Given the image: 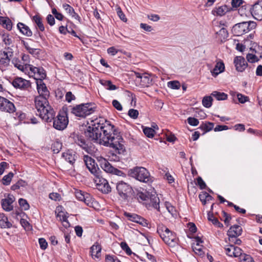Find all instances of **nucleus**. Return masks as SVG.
<instances>
[{"instance_id":"nucleus-1","label":"nucleus","mask_w":262,"mask_h":262,"mask_svg":"<svg viewBox=\"0 0 262 262\" xmlns=\"http://www.w3.org/2000/svg\"><path fill=\"white\" fill-rule=\"evenodd\" d=\"M37 90L39 95L35 97L34 103L36 115L47 122H51L55 115V111L49 105L50 92L41 79L37 80Z\"/></svg>"},{"instance_id":"nucleus-2","label":"nucleus","mask_w":262,"mask_h":262,"mask_svg":"<svg viewBox=\"0 0 262 262\" xmlns=\"http://www.w3.org/2000/svg\"><path fill=\"white\" fill-rule=\"evenodd\" d=\"M114 128V125L110 121L103 117H99L91 121V124L87 127L85 133L91 140L99 144H104L108 141L105 136L108 132L113 131Z\"/></svg>"},{"instance_id":"nucleus-3","label":"nucleus","mask_w":262,"mask_h":262,"mask_svg":"<svg viewBox=\"0 0 262 262\" xmlns=\"http://www.w3.org/2000/svg\"><path fill=\"white\" fill-rule=\"evenodd\" d=\"M157 232L166 244L172 247L178 245L179 239L176 233L170 230L164 225L159 224L157 226Z\"/></svg>"},{"instance_id":"nucleus-4","label":"nucleus","mask_w":262,"mask_h":262,"mask_svg":"<svg viewBox=\"0 0 262 262\" xmlns=\"http://www.w3.org/2000/svg\"><path fill=\"white\" fill-rule=\"evenodd\" d=\"M71 107V113L80 118H85L92 114L96 108L95 104L93 103H81Z\"/></svg>"},{"instance_id":"nucleus-5","label":"nucleus","mask_w":262,"mask_h":262,"mask_svg":"<svg viewBox=\"0 0 262 262\" xmlns=\"http://www.w3.org/2000/svg\"><path fill=\"white\" fill-rule=\"evenodd\" d=\"M116 188L119 198L124 202H129L133 198L134 189L129 184L122 181L116 183Z\"/></svg>"},{"instance_id":"nucleus-6","label":"nucleus","mask_w":262,"mask_h":262,"mask_svg":"<svg viewBox=\"0 0 262 262\" xmlns=\"http://www.w3.org/2000/svg\"><path fill=\"white\" fill-rule=\"evenodd\" d=\"M129 176L144 183H151L153 177L150 176L148 171L143 167H136L128 170Z\"/></svg>"},{"instance_id":"nucleus-7","label":"nucleus","mask_w":262,"mask_h":262,"mask_svg":"<svg viewBox=\"0 0 262 262\" xmlns=\"http://www.w3.org/2000/svg\"><path fill=\"white\" fill-rule=\"evenodd\" d=\"M105 137H107L108 141L105 144H102V145L108 146L110 145L111 147H118V146L119 147H122L123 146V145L122 144L123 139L120 133H118L115 128H113V130L111 131V132H108L107 135Z\"/></svg>"},{"instance_id":"nucleus-8","label":"nucleus","mask_w":262,"mask_h":262,"mask_svg":"<svg viewBox=\"0 0 262 262\" xmlns=\"http://www.w3.org/2000/svg\"><path fill=\"white\" fill-rule=\"evenodd\" d=\"M55 116V115H54ZM53 120V127L58 130H62L65 129L69 123V119L68 114L67 112H60L57 117L54 118L51 120Z\"/></svg>"},{"instance_id":"nucleus-9","label":"nucleus","mask_w":262,"mask_h":262,"mask_svg":"<svg viewBox=\"0 0 262 262\" xmlns=\"http://www.w3.org/2000/svg\"><path fill=\"white\" fill-rule=\"evenodd\" d=\"M134 191V193L133 194V196L130 200V202L137 200L139 203H143L145 204L146 202H148L149 192L144 189L141 191L140 189H135Z\"/></svg>"},{"instance_id":"nucleus-10","label":"nucleus","mask_w":262,"mask_h":262,"mask_svg":"<svg viewBox=\"0 0 262 262\" xmlns=\"http://www.w3.org/2000/svg\"><path fill=\"white\" fill-rule=\"evenodd\" d=\"M123 215L128 221L139 224L142 226L148 227V222L141 216L127 212H124Z\"/></svg>"},{"instance_id":"nucleus-11","label":"nucleus","mask_w":262,"mask_h":262,"mask_svg":"<svg viewBox=\"0 0 262 262\" xmlns=\"http://www.w3.org/2000/svg\"><path fill=\"white\" fill-rule=\"evenodd\" d=\"M83 161L87 168L93 175L98 174V172L101 171L97 164L95 163V161L91 157L84 155L83 156Z\"/></svg>"},{"instance_id":"nucleus-12","label":"nucleus","mask_w":262,"mask_h":262,"mask_svg":"<svg viewBox=\"0 0 262 262\" xmlns=\"http://www.w3.org/2000/svg\"><path fill=\"white\" fill-rule=\"evenodd\" d=\"M250 12L256 20H262V0L258 1L254 5L250 6Z\"/></svg>"},{"instance_id":"nucleus-13","label":"nucleus","mask_w":262,"mask_h":262,"mask_svg":"<svg viewBox=\"0 0 262 262\" xmlns=\"http://www.w3.org/2000/svg\"><path fill=\"white\" fill-rule=\"evenodd\" d=\"M11 84L16 89L21 90H27L31 87V82L21 77H15L11 81Z\"/></svg>"},{"instance_id":"nucleus-14","label":"nucleus","mask_w":262,"mask_h":262,"mask_svg":"<svg viewBox=\"0 0 262 262\" xmlns=\"http://www.w3.org/2000/svg\"><path fill=\"white\" fill-rule=\"evenodd\" d=\"M78 157L77 152L72 148L67 149L62 154V157L73 167H74L75 161Z\"/></svg>"},{"instance_id":"nucleus-15","label":"nucleus","mask_w":262,"mask_h":262,"mask_svg":"<svg viewBox=\"0 0 262 262\" xmlns=\"http://www.w3.org/2000/svg\"><path fill=\"white\" fill-rule=\"evenodd\" d=\"M14 104L8 99L0 96V110L9 113L15 111Z\"/></svg>"},{"instance_id":"nucleus-16","label":"nucleus","mask_w":262,"mask_h":262,"mask_svg":"<svg viewBox=\"0 0 262 262\" xmlns=\"http://www.w3.org/2000/svg\"><path fill=\"white\" fill-rule=\"evenodd\" d=\"M248 25L246 21L235 24L232 31L236 36H242L249 31Z\"/></svg>"},{"instance_id":"nucleus-17","label":"nucleus","mask_w":262,"mask_h":262,"mask_svg":"<svg viewBox=\"0 0 262 262\" xmlns=\"http://www.w3.org/2000/svg\"><path fill=\"white\" fill-rule=\"evenodd\" d=\"M149 201L148 202H146L145 205L147 208H149L150 207H152L155 209L159 210L160 209V200L158 197L157 194L156 192H154V193L151 192L149 193L148 196Z\"/></svg>"},{"instance_id":"nucleus-18","label":"nucleus","mask_w":262,"mask_h":262,"mask_svg":"<svg viewBox=\"0 0 262 262\" xmlns=\"http://www.w3.org/2000/svg\"><path fill=\"white\" fill-rule=\"evenodd\" d=\"M149 201L148 202H146L145 205L147 208H149L150 207H152L155 209L159 210L160 209V200L158 197L157 194L156 192H154V193L151 192L149 193L148 196Z\"/></svg>"},{"instance_id":"nucleus-19","label":"nucleus","mask_w":262,"mask_h":262,"mask_svg":"<svg viewBox=\"0 0 262 262\" xmlns=\"http://www.w3.org/2000/svg\"><path fill=\"white\" fill-rule=\"evenodd\" d=\"M234 63L236 70L240 72L245 71L248 66L247 61L243 56H236L234 59Z\"/></svg>"},{"instance_id":"nucleus-20","label":"nucleus","mask_w":262,"mask_h":262,"mask_svg":"<svg viewBox=\"0 0 262 262\" xmlns=\"http://www.w3.org/2000/svg\"><path fill=\"white\" fill-rule=\"evenodd\" d=\"M243 232L242 228L238 225L231 226L227 232L229 239H233L240 236Z\"/></svg>"},{"instance_id":"nucleus-21","label":"nucleus","mask_w":262,"mask_h":262,"mask_svg":"<svg viewBox=\"0 0 262 262\" xmlns=\"http://www.w3.org/2000/svg\"><path fill=\"white\" fill-rule=\"evenodd\" d=\"M97 160L101 168L106 172L111 173L114 169V167L105 158L102 157H97Z\"/></svg>"},{"instance_id":"nucleus-22","label":"nucleus","mask_w":262,"mask_h":262,"mask_svg":"<svg viewBox=\"0 0 262 262\" xmlns=\"http://www.w3.org/2000/svg\"><path fill=\"white\" fill-rule=\"evenodd\" d=\"M114 150L110 152L111 158L115 161H119L122 159V155H125L126 154V148H114Z\"/></svg>"},{"instance_id":"nucleus-23","label":"nucleus","mask_w":262,"mask_h":262,"mask_svg":"<svg viewBox=\"0 0 262 262\" xmlns=\"http://www.w3.org/2000/svg\"><path fill=\"white\" fill-rule=\"evenodd\" d=\"M12 54V52H4L3 56L0 59V69L2 71L5 70L10 63V58Z\"/></svg>"},{"instance_id":"nucleus-24","label":"nucleus","mask_w":262,"mask_h":262,"mask_svg":"<svg viewBox=\"0 0 262 262\" xmlns=\"http://www.w3.org/2000/svg\"><path fill=\"white\" fill-rule=\"evenodd\" d=\"M17 29L19 31L24 35L28 37L32 35V32L30 29L29 27L22 23H18L17 25Z\"/></svg>"},{"instance_id":"nucleus-25","label":"nucleus","mask_w":262,"mask_h":262,"mask_svg":"<svg viewBox=\"0 0 262 262\" xmlns=\"http://www.w3.org/2000/svg\"><path fill=\"white\" fill-rule=\"evenodd\" d=\"M70 140L71 142L74 141L76 145L81 147H83V146L85 145V140L82 136L74 134L73 136L70 137Z\"/></svg>"},{"instance_id":"nucleus-26","label":"nucleus","mask_w":262,"mask_h":262,"mask_svg":"<svg viewBox=\"0 0 262 262\" xmlns=\"http://www.w3.org/2000/svg\"><path fill=\"white\" fill-rule=\"evenodd\" d=\"M12 223L8 221V217L4 213H0V227L2 228H10Z\"/></svg>"},{"instance_id":"nucleus-27","label":"nucleus","mask_w":262,"mask_h":262,"mask_svg":"<svg viewBox=\"0 0 262 262\" xmlns=\"http://www.w3.org/2000/svg\"><path fill=\"white\" fill-rule=\"evenodd\" d=\"M225 69L224 63L223 61H220L216 63L215 67L211 71L213 76L216 77L220 73L223 72Z\"/></svg>"},{"instance_id":"nucleus-28","label":"nucleus","mask_w":262,"mask_h":262,"mask_svg":"<svg viewBox=\"0 0 262 262\" xmlns=\"http://www.w3.org/2000/svg\"><path fill=\"white\" fill-rule=\"evenodd\" d=\"M101 251V247L100 245L96 243L90 248V252L92 257L94 256L98 258L100 256V252Z\"/></svg>"},{"instance_id":"nucleus-29","label":"nucleus","mask_w":262,"mask_h":262,"mask_svg":"<svg viewBox=\"0 0 262 262\" xmlns=\"http://www.w3.org/2000/svg\"><path fill=\"white\" fill-rule=\"evenodd\" d=\"M214 127V123L210 122H202L199 127V129L203 131V135L211 130Z\"/></svg>"},{"instance_id":"nucleus-30","label":"nucleus","mask_w":262,"mask_h":262,"mask_svg":"<svg viewBox=\"0 0 262 262\" xmlns=\"http://www.w3.org/2000/svg\"><path fill=\"white\" fill-rule=\"evenodd\" d=\"M140 84L143 87L148 86V85L151 83V79L150 76L146 74L143 73L142 75V77H140Z\"/></svg>"},{"instance_id":"nucleus-31","label":"nucleus","mask_w":262,"mask_h":262,"mask_svg":"<svg viewBox=\"0 0 262 262\" xmlns=\"http://www.w3.org/2000/svg\"><path fill=\"white\" fill-rule=\"evenodd\" d=\"M99 81L107 90L112 91L115 90L117 89V87L115 85H114L111 80L100 79Z\"/></svg>"},{"instance_id":"nucleus-32","label":"nucleus","mask_w":262,"mask_h":262,"mask_svg":"<svg viewBox=\"0 0 262 262\" xmlns=\"http://www.w3.org/2000/svg\"><path fill=\"white\" fill-rule=\"evenodd\" d=\"M32 20L37 25L40 31L42 32L45 30V27L42 24V18L39 15L36 14L34 15L32 18Z\"/></svg>"},{"instance_id":"nucleus-33","label":"nucleus","mask_w":262,"mask_h":262,"mask_svg":"<svg viewBox=\"0 0 262 262\" xmlns=\"http://www.w3.org/2000/svg\"><path fill=\"white\" fill-rule=\"evenodd\" d=\"M0 24H1L4 28L10 31L12 29V23L11 20L8 18H0Z\"/></svg>"},{"instance_id":"nucleus-34","label":"nucleus","mask_w":262,"mask_h":262,"mask_svg":"<svg viewBox=\"0 0 262 262\" xmlns=\"http://www.w3.org/2000/svg\"><path fill=\"white\" fill-rule=\"evenodd\" d=\"M3 41L7 46L12 45L14 42V38L8 33H4L2 35Z\"/></svg>"},{"instance_id":"nucleus-35","label":"nucleus","mask_w":262,"mask_h":262,"mask_svg":"<svg viewBox=\"0 0 262 262\" xmlns=\"http://www.w3.org/2000/svg\"><path fill=\"white\" fill-rule=\"evenodd\" d=\"M28 183L26 181L22 179H19L15 184L11 186V189L15 191L19 189L20 187H26Z\"/></svg>"},{"instance_id":"nucleus-36","label":"nucleus","mask_w":262,"mask_h":262,"mask_svg":"<svg viewBox=\"0 0 262 262\" xmlns=\"http://www.w3.org/2000/svg\"><path fill=\"white\" fill-rule=\"evenodd\" d=\"M94 176H95L94 182L96 184L98 188L99 187V186H100V185H102L103 183L107 181L101 176V171L98 172V174H95Z\"/></svg>"},{"instance_id":"nucleus-37","label":"nucleus","mask_w":262,"mask_h":262,"mask_svg":"<svg viewBox=\"0 0 262 262\" xmlns=\"http://www.w3.org/2000/svg\"><path fill=\"white\" fill-rule=\"evenodd\" d=\"M216 9V15L220 16L224 15L227 12L230 11V8L226 5L220 6Z\"/></svg>"},{"instance_id":"nucleus-38","label":"nucleus","mask_w":262,"mask_h":262,"mask_svg":"<svg viewBox=\"0 0 262 262\" xmlns=\"http://www.w3.org/2000/svg\"><path fill=\"white\" fill-rule=\"evenodd\" d=\"M14 176V173L12 172H10L8 174L4 176L1 180V182L4 185L8 186L10 184L12 178Z\"/></svg>"},{"instance_id":"nucleus-39","label":"nucleus","mask_w":262,"mask_h":262,"mask_svg":"<svg viewBox=\"0 0 262 262\" xmlns=\"http://www.w3.org/2000/svg\"><path fill=\"white\" fill-rule=\"evenodd\" d=\"M211 95L215 97L217 100H225L228 98L227 94L223 92H219L217 91H214L211 93Z\"/></svg>"},{"instance_id":"nucleus-40","label":"nucleus","mask_w":262,"mask_h":262,"mask_svg":"<svg viewBox=\"0 0 262 262\" xmlns=\"http://www.w3.org/2000/svg\"><path fill=\"white\" fill-rule=\"evenodd\" d=\"M213 98L210 96H206L202 99L203 105L206 107L209 108L212 106Z\"/></svg>"},{"instance_id":"nucleus-41","label":"nucleus","mask_w":262,"mask_h":262,"mask_svg":"<svg viewBox=\"0 0 262 262\" xmlns=\"http://www.w3.org/2000/svg\"><path fill=\"white\" fill-rule=\"evenodd\" d=\"M220 37L221 41H224L228 37V32L225 28H222L216 33Z\"/></svg>"},{"instance_id":"nucleus-42","label":"nucleus","mask_w":262,"mask_h":262,"mask_svg":"<svg viewBox=\"0 0 262 262\" xmlns=\"http://www.w3.org/2000/svg\"><path fill=\"white\" fill-rule=\"evenodd\" d=\"M98 189L104 193H108L111 191V187L110 186L107 181L103 183L102 185H100V186H99Z\"/></svg>"},{"instance_id":"nucleus-43","label":"nucleus","mask_w":262,"mask_h":262,"mask_svg":"<svg viewBox=\"0 0 262 262\" xmlns=\"http://www.w3.org/2000/svg\"><path fill=\"white\" fill-rule=\"evenodd\" d=\"M36 74L38 76V78L36 79V80L41 79L43 81V79L46 77V71L42 67H37Z\"/></svg>"},{"instance_id":"nucleus-44","label":"nucleus","mask_w":262,"mask_h":262,"mask_svg":"<svg viewBox=\"0 0 262 262\" xmlns=\"http://www.w3.org/2000/svg\"><path fill=\"white\" fill-rule=\"evenodd\" d=\"M1 205L3 209L6 211H10L13 210V206L12 204L4 200V199L1 201Z\"/></svg>"},{"instance_id":"nucleus-45","label":"nucleus","mask_w":262,"mask_h":262,"mask_svg":"<svg viewBox=\"0 0 262 262\" xmlns=\"http://www.w3.org/2000/svg\"><path fill=\"white\" fill-rule=\"evenodd\" d=\"M120 247L124 251L126 254L128 255H131L133 253L132 252L130 248L128 246L127 244L125 242H122L120 244ZM135 255H136L134 253Z\"/></svg>"},{"instance_id":"nucleus-46","label":"nucleus","mask_w":262,"mask_h":262,"mask_svg":"<svg viewBox=\"0 0 262 262\" xmlns=\"http://www.w3.org/2000/svg\"><path fill=\"white\" fill-rule=\"evenodd\" d=\"M18 204L22 210H28L29 209L30 205L28 203L27 201L24 199L20 198L18 200Z\"/></svg>"},{"instance_id":"nucleus-47","label":"nucleus","mask_w":262,"mask_h":262,"mask_svg":"<svg viewBox=\"0 0 262 262\" xmlns=\"http://www.w3.org/2000/svg\"><path fill=\"white\" fill-rule=\"evenodd\" d=\"M262 58V55H260L259 58H258L255 55L253 54L248 53L246 56L247 60L251 63H254L259 61L260 58Z\"/></svg>"},{"instance_id":"nucleus-48","label":"nucleus","mask_w":262,"mask_h":262,"mask_svg":"<svg viewBox=\"0 0 262 262\" xmlns=\"http://www.w3.org/2000/svg\"><path fill=\"white\" fill-rule=\"evenodd\" d=\"M67 212H66V214L63 211H60L57 215V217L60 218V220L63 222H66L68 226H70V223L68 220V216L67 215Z\"/></svg>"},{"instance_id":"nucleus-49","label":"nucleus","mask_w":262,"mask_h":262,"mask_svg":"<svg viewBox=\"0 0 262 262\" xmlns=\"http://www.w3.org/2000/svg\"><path fill=\"white\" fill-rule=\"evenodd\" d=\"M245 254V253H242V250L239 247L234 246L232 252V255L233 257H239L240 259L242 255Z\"/></svg>"},{"instance_id":"nucleus-50","label":"nucleus","mask_w":262,"mask_h":262,"mask_svg":"<svg viewBox=\"0 0 262 262\" xmlns=\"http://www.w3.org/2000/svg\"><path fill=\"white\" fill-rule=\"evenodd\" d=\"M143 133L147 137L152 138L155 134V131L154 129L150 127H145L143 129Z\"/></svg>"},{"instance_id":"nucleus-51","label":"nucleus","mask_w":262,"mask_h":262,"mask_svg":"<svg viewBox=\"0 0 262 262\" xmlns=\"http://www.w3.org/2000/svg\"><path fill=\"white\" fill-rule=\"evenodd\" d=\"M168 86L172 89L178 90L180 88L181 84L178 81H171L168 82Z\"/></svg>"},{"instance_id":"nucleus-52","label":"nucleus","mask_w":262,"mask_h":262,"mask_svg":"<svg viewBox=\"0 0 262 262\" xmlns=\"http://www.w3.org/2000/svg\"><path fill=\"white\" fill-rule=\"evenodd\" d=\"M87 206L91 207L93 204L92 197L88 193L85 194L84 199L82 200Z\"/></svg>"},{"instance_id":"nucleus-53","label":"nucleus","mask_w":262,"mask_h":262,"mask_svg":"<svg viewBox=\"0 0 262 262\" xmlns=\"http://www.w3.org/2000/svg\"><path fill=\"white\" fill-rule=\"evenodd\" d=\"M128 116L133 119H136L139 115V112L137 110L129 109L128 112Z\"/></svg>"},{"instance_id":"nucleus-54","label":"nucleus","mask_w":262,"mask_h":262,"mask_svg":"<svg viewBox=\"0 0 262 262\" xmlns=\"http://www.w3.org/2000/svg\"><path fill=\"white\" fill-rule=\"evenodd\" d=\"M240 262H254L253 258L249 254L242 255Z\"/></svg>"},{"instance_id":"nucleus-55","label":"nucleus","mask_w":262,"mask_h":262,"mask_svg":"<svg viewBox=\"0 0 262 262\" xmlns=\"http://www.w3.org/2000/svg\"><path fill=\"white\" fill-rule=\"evenodd\" d=\"M86 193V192H83L81 190H77L75 192V196L79 201H82L84 199L85 194Z\"/></svg>"},{"instance_id":"nucleus-56","label":"nucleus","mask_w":262,"mask_h":262,"mask_svg":"<svg viewBox=\"0 0 262 262\" xmlns=\"http://www.w3.org/2000/svg\"><path fill=\"white\" fill-rule=\"evenodd\" d=\"M63 8L66 11V12L71 15L75 12L74 9L72 7L67 4H64L62 5Z\"/></svg>"},{"instance_id":"nucleus-57","label":"nucleus","mask_w":262,"mask_h":262,"mask_svg":"<svg viewBox=\"0 0 262 262\" xmlns=\"http://www.w3.org/2000/svg\"><path fill=\"white\" fill-rule=\"evenodd\" d=\"M116 10L117 14L119 18L124 22H126L127 19L126 18L125 14L122 11L120 7H118Z\"/></svg>"},{"instance_id":"nucleus-58","label":"nucleus","mask_w":262,"mask_h":262,"mask_svg":"<svg viewBox=\"0 0 262 262\" xmlns=\"http://www.w3.org/2000/svg\"><path fill=\"white\" fill-rule=\"evenodd\" d=\"M187 122L190 125L194 126H197L199 123V120L194 117L188 118Z\"/></svg>"},{"instance_id":"nucleus-59","label":"nucleus","mask_w":262,"mask_h":262,"mask_svg":"<svg viewBox=\"0 0 262 262\" xmlns=\"http://www.w3.org/2000/svg\"><path fill=\"white\" fill-rule=\"evenodd\" d=\"M39 244L42 250H45L48 247V243L43 238H40L38 240Z\"/></svg>"},{"instance_id":"nucleus-60","label":"nucleus","mask_w":262,"mask_h":262,"mask_svg":"<svg viewBox=\"0 0 262 262\" xmlns=\"http://www.w3.org/2000/svg\"><path fill=\"white\" fill-rule=\"evenodd\" d=\"M245 2L243 0H232L231 6L233 8H237L242 6Z\"/></svg>"},{"instance_id":"nucleus-61","label":"nucleus","mask_w":262,"mask_h":262,"mask_svg":"<svg viewBox=\"0 0 262 262\" xmlns=\"http://www.w3.org/2000/svg\"><path fill=\"white\" fill-rule=\"evenodd\" d=\"M197 180V184L199 186L200 188L201 189H205L207 187L206 183L203 180L201 177H199L196 179Z\"/></svg>"},{"instance_id":"nucleus-62","label":"nucleus","mask_w":262,"mask_h":262,"mask_svg":"<svg viewBox=\"0 0 262 262\" xmlns=\"http://www.w3.org/2000/svg\"><path fill=\"white\" fill-rule=\"evenodd\" d=\"M187 227L189 228V231L192 234L195 233L197 231V228L193 223H188L187 224Z\"/></svg>"},{"instance_id":"nucleus-63","label":"nucleus","mask_w":262,"mask_h":262,"mask_svg":"<svg viewBox=\"0 0 262 262\" xmlns=\"http://www.w3.org/2000/svg\"><path fill=\"white\" fill-rule=\"evenodd\" d=\"M202 246H196L195 245H192V248L193 251L197 254L199 255H202L204 254V252L201 248Z\"/></svg>"},{"instance_id":"nucleus-64","label":"nucleus","mask_w":262,"mask_h":262,"mask_svg":"<svg viewBox=\"0 0 262 262\" xmlns=\"http://www.w3.org/2000/svg\"><path fill=\"white\" fill-rule=\"evenodd\" d=\"M76 99L75 96L72 94L71 92H68L66 94V100L68 102H71Z\"/></svg>"}]
</instances>
